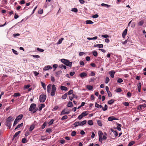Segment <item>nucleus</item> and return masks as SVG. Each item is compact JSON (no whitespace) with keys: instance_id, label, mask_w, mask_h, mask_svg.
I'll return each instance as SVG.
<instances>
[{"instance_id":"1","label":"nucleus","mask_w":146,"mask_h":146,"mask_svg":"<svg viewBox=\"0 0 146 146\" xmlns=\"http://www.w3.org/2000/svg\"><path fill=\"white\" fill-rule=\"evenodd\" d=\"M52 86L51 92L50 93L51 96H54L55 95L56 91V87L55 85L53 84L52 86L51 84H49L48 85L47 87V92L49 93L51 91V88Z\"/></svg>"},{"instance_id":"18","label":"nucleus","mask_w":146,"mask_h":146,"mask_svg":"<svg viewBox=\"0 0 146 146\" xmlns=\"http://www.w3.org/2000/svg\"><path fill=\"white\" fill-rule=\"evenodd\" d=\"M62 73V71L60 70L56 72L55 76L57 77H58Z\"/></svg>"},{"instance_id":"49","label":"nucleus","mask_w":146,"mask_h":146,"mask_svg":"<svg viewBox=\"0 0 146 146\" xmlns=\"http://www.w3.org/2000/svg\"><path fill=\"white\" fill-rule=\"evenodd\" d=\"M41 85L42 86L44 90H46V86L44 83L43 82H41Z\"/></svg>"},{"instance_id":"57","label":"nucleus","mask_w":146,"mask_h":146,"mask_svg":"<svg viewBox=\"0 0 146 146\" xmlns=\"http://www.w3.org/2000/svg\"><path fill=\"white\" fill-rule=\"evenodd\" d=\"M38 13L39 14H42L43 13V10L42 9H40L38 11Z\"/></svg>"},{"instance_id":"35","label":"nucleus","mask_w":146,"mask_h":146,"mask_svg":"<svg viewBox=\"0 0 146 146\" xmlns=\"http://www.w3.org/2000/svg\"><path fill=\"white\" fill-rule=\"evenodd\" d=\"M64 38H61L60 39L58 40V42L57 44H60L62 42Z\"/></svg>"},{"instance_id":"6","label":"nucleus","mask_w":146,"mask_h":146,"mask_svg":"<svg viewBox=\"0 0 146 146\" xmlns=\"http://www.w3.org/2000/svg\"><path fill=\"white\" fill-rule=\"evenodd\" d=\"M78 126H80V121H76L72 125V127L73 128H75Z\"/></svg>"},{"instance_id":"36","label":"nucleus","mask_w":146,"mask_h":146,"mask_svg":"<svg viewBox=\"0 0 146 146\" xmlns=\"http://www.w3.org/2000/svg\"><path fill=\"white\" fill-rule=\"evenodd\" d=\"M59 67L61 68H64V69H65L66 68V67L64 65L62 64L60 65L59 66Z\"/></svg>"},{"instance_id":"52","label":"nucleus","mask_w":146,"mask_h":146,"mask_svg":"<svg viewBox=\"0 0 146 146\" xmlns=\"http://www.w3.org/2000/svg\"><path fill=\"white\" fill-rule=\"evenodd\" d=\"M122 90L120 88H118L117 89H116L115 90V91L117 92H120Z\"/></svg>"},{"instance_id":"59","label":"nucleus","mask_w":146,"mask_h":146,"mask_svg":"<svg viewBox=\"0 0 146 146\" xmlns=\"http://www.w3.org/2000/svg\"><path fill=\"white\" fill-rule=\"evenodd\" d=\"M46 132L48 133H50L52 132V129H51L50 128H48L46 129Z\"/></svg>"},{"instance_id":"10","label":"nucleus","mask_w":146,"mask_h":146,"mask_svg":"<svg viewBox=\"0 0 146 146\" xmlns=\"http://www.w3.org/2000/svg\"><path fill=\"white\" fill-rule=\"evenodd\" d=\"M87 74L85 72H83L80 74V76L82 78H83L84 77H86Z\"/></svg>"},{"instance_id":"32","label":"nucleus","mask_w":146,"mask_h":146,"mask_svg":"<svg viewBox=\"0 0 146 146\" xmlns=\"http://www.w3.org/2000/svg\"><path fill=\"white\" fill-rule=\"evenodd\" d=\"M92 54L93 55L95 56H97L98 54L97 52L95 50L93 51Z\"/></svg>"},{"instance_id":"27","label":"nucleus","mask_w":146,"mask_h":146,"mask_svg":"<svg viewBox=\"0 0 146 146\" xmlns=\"http://www.w3.org/2000/svg\"><path fill=\"white\" fill-rule=\"evenodd\" d=\"M98 38V37L96 36L95 37H94L93 38H90V37H88L87 39L90 40H96Z\"/></svg>"},{"instance_id":"3","label":"nucleus","mask_w":146,"mask_h":146,"mask_svg":"<svg viewBox=\"0 0 146 146\" xmlns=\"http://www.w3.org/2000/svg\"><path fill=\"white\" fill-rule=\"evenodd\" d=\"M14 119V118L11 117L10 116L7 119L6 123L7 126L9 127L10 129L11 126V122Z\"/></svg>"},{"instance_id":"16","label":"nucleus","mask_w":146,"mask_h":146,"mask_svg":"<svg viewBox=\"0 0 146 146\" xmlns=\"http://www.w3.org/2000/svg\"><path fill=\"white\" fill-rule=\"evenodd\" d=\"M94 46L95 47H98L99 48H102L103 47V45L102 44H94Z\"/></svg>"},{"instance_id":"55","label":"nucleus","mask_w":146,"mask_h":146,"mask_svg":"<svg viewBox=\"0 0 146 146\" xmlns=\"http://www.w3.org/2000/svg\"><path fill=\"white\" fill-rule=\"evenodd\" d=\"M12 51L15 54L17 55L18 54L17 51L13 49H12Z\"/></svg>"},{"instance_id":"30","label":"nucleus","mask_w":146,"mask_h":146,"mask_svg":"<svg viewBox=\"0 0 146 146\" xmlns=\"http://www.w3.org/2000/svg\"><path fill=\"white\" fill-rule=\"evenodd\" d=\"M88 124L90 125H93V122L92 120H89L88 122Z\"/></svg>"},{"instance_id":"56","label":"nucleus","mask_w":146,"mask_h":146,"mask_svg":"<svg viewBox=\"0 0 146 146\" xmlns=\"http://www.w3.org/2000/svg\"><path fill=\"white\" fill-rule=\"evenodd\" d=\"M108 120L109 121H112L113 120V116L109 117L108 119Z\"/></svg>"},{"instance_id":"38","label":"nucleus","mask_w":146,"mask_h":146,"mask_svg":"<svg viewBox=\"0 0 146 146\" xmlns=\"http://www.w3.org/2000/svg\"><path fill=\"white\" fill-rule=\"evenodd\" d=\"M144 24V21L143 20H141L138 23V25L139 26H141Z\"/></svg>"},{"instance_id":"5","label":"nucleus","mask_w":146,"mask_h":146,"mask_svg":"<svg viewBox=\"0 0 146 146\" xmlns=\"http://www.w3.org/2000/svg\"><path fill=\"white\" fill-rule=\"evenodd\" d=\"M46 98V96L44 94H41L40 95L39 98L40 102H45Z\"/></svg>"},{"instance_id":"45","label":"nucleus","mask_w":146,"mask_h":146,"mask_svg":"<svg viewBox=\"0 0 146 146\" xmlns=\"http://www.w3.org/2000/svg\"><path fill=\"white\" fill-rule=\"evenodd\" d=\"M108 108V107L107 106L106 104H105L104 106V107H102V110L103 111H105L107 110Z\"/></svg>"},{"instance_id":"62","label":"nucleus","mask_w":146,"mask_h":146,"mask_svg":"<svg viewBox=\"0 0 146 146\" xmlns=\"http://www.w3.org/2000/svg\"><path fill=\"white\" fill-rule=\"evenodd\" d=\"M102 37H104L105 38H107L109 37V36L108 35H102Z\"/></svg>"},{"instance_id":"53","label":"nucleus","mask_w":146,"mask_h":146,"mask_svg":"<svg viewBox=\"0 0 146 146\" xmlns=\"http://www.w3.org/2000/svg\"><path fill=\"white\" fill-rule=\"evenodd\" d=\"M37 50L40 52H43L44 51V50L43 49H41L39 48H37Z\"/></svg>"},{"instance_id":"20","label":"nucleus","mask_w":146,"mask_h":146,"mask_svg":"<svg viewBox=\"0 0 146 146\" xmlns=\"http://www.w3.org/2000/svg\"><path fill=\"white\" fill-rule=\"evenodd\" d=\"M23 117V115L22 114H20L17 117L16 119H17V121H19Z\"/></svg>"},{"instance_id":"54","label":"nucleus","mask_w":146,"mask_h":146,"mask_svg":"<svg viewBox=\"0 0 146 146\" xmlns=\"http://www.w3.org/2000/svg\"><path fill=\"white\" fill-rule=\"evenodd\" d=\"M73 92L72 90H70L68 93H67V95H71L73 93Z\"/></svg>"},{"instance_id":"47","label":"nucleus","mask_w":146,"mask_h":146,"mask_svg":"<svg viewBox=\"0 0 146 146\" xmlns=\"http://www.w3.org/2000/svg\"><path fill=\"white\" fill-rule=\"evenodd\" d=\"M123 82V80L121 78H119L117 80V82L120 83Z\"/></svg>"},{"instance_id":"14","label":"nucleus","mask_w":146,"mask_h":146,"mask_svg":"<svg viewBox=\"0 0 146 146\" xmlns=\"http://www.w3.org/2000/svg\"><path fill=\"white\" fill-rule=\"evenodd\" d=\"M127 29H125V30H124V31H123V32L122 33V37L123 38H125V35H126L127 32Z\"/></svg>"},{"instance_id":"2","label":"nucleus","mask_w":146,"mask_h":146,"mask_svg":"<svg viewBox=\"0 0 146 146\" xmlns=\"http://www.w3.org/2000/svg\"><path fill=\"white\" fill-rule=\"evenodd\" d=\"M60 60L62 63L67 66H69L70 68L71 67L72 62H70L68 60L65 59H62Z\"/></svg>"},{"instance_id":"37","label":"nucleus","mask_w":146,"mask_h":146,"mask_svg":"<svg viewBox=\"0 0 146 146\" xmlns=\"http://www.w3.org/2000/svg\"><path fill=\"white\" fill-rule=\"evenodd\" d=\"M86 24H93L94 23L91 20H87L86 21Z\"/></svg>"},{"instance_id":"19","label":"nucleus","mask_w":146,"mask_h":146,"mask_svg":"<svg viewBox=\"0 0 146 146\" xmlns=\"http://www.w3.org/2000/svg\"><path fill=\"white\" fill-rule=\"evenodd\" d=\"M60 88L62 90L67 91L68 90V88L64 86H61Z\"/></svg>"},{"instance_id":"42","label":"nucleus","mask_w":146,"mask_h":146,"mask_svg":"<svg viewBox=\"0 0 146 146\" xmlns=\"http://www.w3.org/2000/svg\"><path fill=\"white\" fill-rule=\"evenodd\" d=\"M97 123L98 125L100 126H102V124L101 122V121L100 120H98L97 121Z\"/></svg>"},{"instance_id":"44","label":"nucleus","mask_w":146,"mask_h":146,"mask_svg":"<svg viewBox=\"0 0 146 146\" xmlns=\"http://www.w3.org/2000/svg\"><path fill=\"white\" fill-rule=\"evenodd\" d=\"M21 96L20 94L19 93H15L13 95V96L14 97H17V96Z\"/></svg>"},{"instance_id":"50","label":"nucleus","mask_w":146,"mask_h":146,"mask_svg":"<svg viewBox=\"0 0 146 146\" xmlns=\"http://www.w3.org/2000/svg\"><path fill=\"white\" fill-rule=\"evenodd\" d=\"M54 121V120L53 119H52L48 122V124L49 125H51Z\"/></svg>"},{"instance_id":"15","label":"nucleus","mask_w":146,"mask_h":146,"mask_svg":"<svg viewBox=\"0 0 146 146\" xmlns=\"http://www.w3.org/2000/svg\"><path fill=\"white\" fill-rule=\"evenodd\" d=\"M45 106V105L44 104H41L39 106V110L40 111L42 109L44 108Z\"/></svg>"},{"instance_id":"25","label":"nucleus","mask_w":146,"mask_h":146,"mask_svg":"<svg viewBox=\"0 0 146 146\" xmlns=\"http://www.w3.org/2000/svg\"><path fill=\"white\" fill-rule=\"evenodd\" d=\"M81 114L84 117H85L88 114V111H84Z\"/></svg>"},{"instance_id":"4","label":"nucleus","mask_w":146,"mask_h":146,"mask_svg":"<svg viewBox=\"0 0 146 146\" xmlns=\"http://www.w3.org/2000/svg\"><path fill=\"white\" fill-rule=\"evenodd\" d=\"M36 106V105L35 104L33 103L31 104L29 108V111H32V113H35L37 110L35 109Z\"/></svg>"},{"instance_id":"11","label":"nucleus","mask_w":146,"mask_h":146,"mask_svg":"<svg viewBox=\"0 0 146 146\" xmlns=\"http://www.w3.org/2000/svg\"><path fill=\"white\" fill-rule=\"evenodd\" d=\"M52 67L50 65L45 66L43 68V70H47L49 69H51Z\"/></svg>"},{"instance_id":"51","label":"nucleus","mask_w":146,"mask_h":146,"mask_svg":"<svg viewBox=\"0 0 146 146\" xmlns=\"http://www.w3.org/2000/svg\"><path fill=\"white\" fill-rule=\"evenodd\" d=\"M67 118H68V117L67 115H64L62 117V118L61 119L62 120L66 119Z\"/></svg>"},{"instance_id":"39","label":"nucleus","mask_w":146,"mask_h":146,"mask_svg":"<svg viewBox=\"0 0 146 146\" xmlns=\"http://www.w3.org/2000/svg\"><path fill=\"white\" fill-rule=\"evenodd\" d=\"M110 79L109 78V77H106V79L105 81V82L106 84H107L110 81Z\"/></svg>"},{"instance_id":"29","label":"nucleus","mask_w":146,"mask_h":146,"mask_svg":"<svg viewBox=\"0 0 146 146\" xmlns=\"http://www.w3.org/2000/svg\"><path fill=\"white\" fill-rule=\"evenodd\" d=\"M101 6H104L105 7L108 8L110 7V5L104 3H102L101 4Z\"/></svg>"},{"instance_id":"26","label":"nucleus","mask_w":146,"mask_h":146,"mask_svg":"<svg viewBox=\"0 0 146 146\" xmlns=\"http://www.w3.org/2000/svg\"><path fill=\"white\" fill-rule=\"evenodd\" d=\"M86 88L89 90H91L93 89V86H92L87 85L86 86Z\"/></svg>"},{"instance_id":"24","label":"nucleus","mask_w":146,"mask_h":146,"mask_svg":"<svg viewBox=\"0 0 146 146\" xmlns=\"http://www.w3.org/2000/svg\"><path fill=\"white\" fill-rule=\"evenodd\" d=\"M21 131H19L17 132L16 133L15 135L13 136V138L14 139L15 137L17 136V135L21 133Z\"/></svg>"},{"instance_id":"13","label":"nucleus","mask_w":146,"mask_h":146,"mask_svg":"<svg viewBox=\"0 0 146 146\" xmlns=\"http://www.w3.org/2000/svg\"><path fill=\"white\" fill-rule=\"evenodd\" d=\"M107 134L106 133H104V135L102 137L101 141H100L101 143H102L103 140H105L107 139V137L106 136Z\"/></svg>"},{"instance_id":"22","label":"nucleus","mask_w":146,"mask_h":146,"mask_svg":"<svg viewBox=\"0 0 146 146\" xmlns=\"http://www.w3.org/2000/svg\"><path fill=\"white\" fill-rule=\"evenodd\" d=\"M114 101H115V100H114L111 99V100H109L108 102V103L109 104L111 105V104H112L114 103Z\"/></svg>"},{"instance_id":"41","label":"nucleus","mask_w":146,"mask_h":146,"mask_svg":"<svg viewBox=\"0 0 146 146\" xmlns=\"http://www.w3.org/2000/svg\"><path fill=\"white\" fill-rule=\"evenodd\" d=\"M27 142V140L25 138H23L22 139V142L23 143H25Z\"/></svg>"},{"instance_id":"12","label":"nucleus","mask_w":146,"mask_h":146,"mask_svg":"<svg viewBox=\"0 0 146 146\" xmlns=\"http://www.w3.org/2000/svg\"><path fill=\"white\" fill-rule=\"evenodd\" d=\"M69 113V111H66L65 110H64L62 111L60 115H63L66 114H68Z\"/></svg>"},{"instance_id":"48","label":"nucleus","mask_w":146,"mask_h":146,"mask_svg":"<svg viewBox=\"0 0 146 146\" xmlns=\"http://www.w3.org/2000/svg\"><path fill=\"white\" fill-rule=\"evenodd\" d=\"M76 135V132L75 131H73L72 132L71 135L72 136H74Z\"/></svg>"},{"instance_id":"46","label":"nucleus","mask_w":146,"mask_h":146,"mask_svg":"<svg viewBox=\"0 0 146 146\" xmlns=\"http://www.w3.org/2000/svg\"><path fill=\"white\" fill-rule=\"evenodd\" d=\"M71 11L77 13L78 12V9L77 8H73L71 10Z\"/></svg>"},{"instance_id":"63","label":"nucleus","mask_w":146,"mask_h":146,"mask_svg":"<svg viewBox=\"0 0 146 146\" xmlns=\"http://www.w3.org/2000/svg\"><path fill=\"white\" fill-rule=\"evenodd\" d=\"M84 117L81 114L80 115H79L78 116V118L79 119H81Z\"/></svg>"},{"instance_id":"31","label":"nucleus","mask_w":146,"mask_h":146,"mask_svg":"<svg viewBox=\"0 0 146 146\" xmlns=\"http://www.w3.org/2000/svg\"><path fill=\"white\" fill-rule=\"evenodd\" d=\"M23 123H22L21 124L18 125L17 127L15 128V129H17L19 128L23 125Z\"/></svg>"},{"instance_id":"9","label":"nucleus","mask_w":146,"mask_h":146,"mask_svg":"<svg viewBox=\"0 0 146 146\" xmlns=\"http://www.w3.org/2000/svg\"><path fill=\"white\" fill-rule=\"evenodd\" d=\"M109 73L110 74L111 77L112 78H113L114 77V74L115 73V72L114 70H112L109 72Z\"/></svg>"},{"instance_id":"34","label":"nucleus","mask_w":146,"mask_h":146,"mask_svg":"<svg viewBox=\"0 0 146 146\" xmlns=\"http://www.w3.org/2000/svg\"><path fill=\"white\" fill-rule=\"evenodd\" d=\"M75 97V95L73 94L72 96H69V99L71 101H72V100Z\"/></svg>"},{"instance_id":"8","label":"nucleus","mask_w":146,"mask_h":146,"mask_svg":"<svg viewBox=\"0 0 146 146\" xmlns=\"http://www.w3.org/2000/svg\"><path fill=\"white\" fill-rule=\"evenodd\" d=\"M98 135L99 137V141H101L102 137L103 136V133L101 131H99L98 132Z\"/></svg>"},{"instance_id":"33","label":"nucleus","mask_w":146,"mask_h":146,"mask_svg":"<svg viewBox=\"0 0 146 146\" xmlns=\"http://www.w3.org/2000/svg\"><path fill=\"white\" fill-rule=\"evenodd\" d=\"M67 106H68V107H71V108L73 106V104H72V103L70 102H69L68 103V104Z\"/></svg>"},{"instance_id":"40","label":"nucleus","mask_w":146,"mask_h":146,"mask_svg":"<svg viewBox=\"0 0 146 146\" xmlns=\"http://www.w3.org/2000/svg\"><path fill=\"white\" fill-rule=\"evenodd\" d=\"M67 93H66L64 94L61 97V98L63 99H66L67 97Z\"/></svg>"},{"instance_id":"23","label":"nucleus","mask_w":146,"mask_h":146,"mask_svg":"<svg viewBox=\"0 0 146 146\" xmlns=\"http://www.w3.org/2000/svg\"><path fill=\"white\" fill-rule=\"evenodd\" d=\"M35 128V125L34 124H32L31 125L29 129V131H31L34 128Z\"/></svg>"},{"instance_id":"43","label":"nucleus","mask_w":146,"mask_h":146,"mask_svg":"<svg viewBox=\"0 0 146 146\" xmlns=\"http://www.w3.org/2000/svg\"><path fill=\"white\" fill-rule=\"evenodd\" d=\"M135 142L133 141H132L129 142L128 145V146H131L135 143Z\"/></svg>"},{"instance_id":"61","label":"nucleus","mask_w":146,"mask_h":146,"mask_svg":"<svg viewBox=\"0 0 146 146\" xmlns=\"http://www.w3.org/2000/svg\"><path fill=\"white\" fill-rule=\"evenodd\" d=\"M113 133L114 134L115 137H116L117 136L118 134L116 131H114Z\"/></svg>"},{"instance_id":"28","label":"nucleus","mask_w":146,"mask_h":146,"mask_svg":"<svg viewBox=\"0 0 146 146\" xmlns=\"http://www.w3.org/2000/svg\"><path fill=\"white\" fill-rule=\"evenodd\" d=\"M95 107L96 108H102V106L99 105V104H98L96 102L95 103Z\"/></svg>"},{"instance_id":"21","label":"nucleus","mask_w":146,"mask_h":146,"mask_svg":"<svg viewBox=\"0 0 146 146\" xmlns=\"http://www.w3.org/2000/svg\"><path fill=\"white\" fill-rule=\"evenodd\" d=\"M86 120H84L82 122L80 121V126H83L84 124H86Z\"/></svg>"},{"instance_id":"64","label":"nucleus","mask_w":146,"mask_h":146,"mask_svg":"<svg viewBox=\"0 0 146 146\" xmlns=\"http://www.w3.org/2000/svg\"><path fill=\"white\" fill-rule=\"evenodd\" d=\"M75 74V72L73 71L72 72H71L70 73V75L71 76H73Z\"/></svg>"},{"instance_id":"7","label":"nucleus","mask_w":146,"mask_h":146,"mask_svg":"<svg viewBox=\"0 0 146 146\" xmlns=\"http://www.w3.org/2000/svg\"><path fill=\"white\" fill-rule=\"evenodd\" d=\"M146 107V104H144L139 106L137 107V109L138 110H141L142 109V108H145Z\"/></svg>"},{"instance_id":"17","label":"nucleus","mask_w":146,"mask_h":146,"mask_svg":"<svg viewBox=\"0 0 146 146\" xmlns=\"http://www.w3.org/2000/svg\"><path fill=\"white\" fill-rule=\"evenodd\" d=\"M137 87L138 89V92H141V84L140 82L137 85Z\"/></svg>"},{"instance_id":"60","label":"nucleus","mask_w":146,"mask_h":146,"mask_svg":"<svg viewBox=\"0 0 146 146\" xmlns=\"http://www.w3.org/2000/svg\"><path fill=\"white\" fill-rule=\"evenodd\" d=\"M123 104L126 106H128L129 105V104L128 102H124L123 103Z\"/></svg>"},{"instance_id":"58","label":"nucleus","mask_w":146,"mask_h":146,"mask_svg":"<svg viewBox=\"0 0 146 146\" xmlns=\"http://www.w3.org/2000/svg\"><path fill=\"white\" fill-rule=\"evenodd\" d=\"M108 95V97H111L112 96V94L110 91L107 92Z\"/></svg>"}]
</instances>
